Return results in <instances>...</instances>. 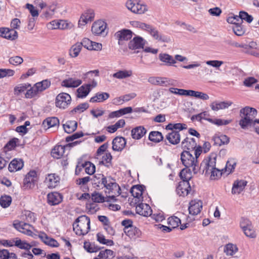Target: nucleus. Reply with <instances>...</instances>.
<instances>
[{
    "label": "nucleus",
    "instance_id": "obj_1",
    "mask_svg": "<svg viewBox=\"0 0 259 259\" xmlns=\"http://www.w3.org/2000/svg\"><path fill=\"white\" fill-rule=\"evenodd\" d=\"M202 152V147L198 146L195 149L194 153V157L190 151H184L181 155V160L183 164L186 168L191 167L194 174H197L199 171V165L198 164L197 158Z\"/></svg>",
    "mask_w": 259,
    "mask_h": 259
},
{
    "label": "nucleus",
    "instance_id": "obj_2",
    "mask_svg": "<svg viewBox=\"0 0 259 259\" xmlns=\"http://www.w3.org/2000/svg\"><path fill=\"white\" fill-rule=\"evenodd\" d=\"M73 230L77 235L87 234L90 230V218L85 215L78 217L73 224Z\"/></svg>",
    "mask_w": 259,
    "mask_h": 259
},
{
    "label": "nucleus",
    "instance_id": "obj_3",
    "mask_svg": "<svg viewBox=\"0 0 259 259\" xmlns=\"http://www.w3.org/2000/svg\"><path fill=\"white\" fill-rule=\"evenodd\" d=\"M216 166L215 157H207L201 163L199 166V171H202V174L208 176Z\"/></svg>",
    "mask_w": 259,
    "mask_h": 259
},
{
    "label": "nucleus",
    "instance_id": "obj_4",
    "mask_svg": "<svg viewBox=\"0 0 259 259\" xmlns=\"http://www.w3.org/2000/svg\"><path fill=\"white\" fill-rule=\"evenodd\" d=\"M125 7L132 13L137 14H143L148 11L147 5L140 2L135 3L133 0H127Z\"/></svg>",
    "mask_w": 259,
    "mask_h": 259
},
{
    "label": "nucleus",
    "instance_id": "obj_5",
    "mask_svg": "<svg viewBox=\"0 0 259 259\" xmlns=\"http://www.w3.org/2000/svg\"><path fill=\"white\" fill-rule=\"evenodd\" d=\"M71 98L69 94L61 93L56 97V106L60 109H65L71 104Z\"/></svg>",
    "mask_w": 259,
    "mask_h": 259
},
{
    "label": "nucleus",
    "instance_id": "obj_6",
    "mask_svg": "<svg viewBox=\"0 0 259 259\" xmlns=\"http://www.w3.org/2000/svg\"><path fill=\"white\" fill-rule=\"evenodd\" d=\"M97 85V82L95 79L88 83L84 84L77 90V97L83 98L88 96L91 90Z\"/></svg>",
    "mask_w": 259,
    "mask_h": 259
},
{
    "label": "nucleus",
    "instance_id": "obj_7",
    "mask_svg": "<svg viewBox=\"0 0 259 259\" xmlns=\"http://www.w3.org/2000/svg\"><path fill=\"white\" fill-rule=\"evenodd\" d=\"M108 190L109 194L111 193L113 195L118 196L120 194V188L119 186L115 182L111 177H108L107 183L103 186Z\"/></svg>",
    "mask_w": 259,
    "mask_h": 259
},
{
    "label": "nucleus",
    "instance_id": "obj_8",
    "mask_svg": "<svg viewBox=\"0 0 259 259\" xmlns=\"http://www.w3.org/2000/svg\"><path fill=\"white\" fill-rule=\"evenodd\" d=\"M240 227L247 237L252 238L256 237V233L253 227L248 220H244L241 221Z\"/></svg>",
    "mask_w": 259,
    "mask_h": 259
},
{
    "label": "nucleus",
    "instance_id": "obj_9",
    "mask_svg": "<svg viewBox=\"0 0 259 259\" xmlns=\"http://www.w3.org/2000/svg\"><path fill=\"white\" fill-rule=\"evenodd\" d=\"M181 146L184 151H193L198 147L195 139L193 138L186 137L181 143Z\"/></svg>",
    "mask_w": 259,
    "mask_h": 259
},
{
    "label": "nucleus",
    "instance_id": "obj_10",
    "mask_svg": "<svg viewBox=\"0 0 259 259\" xmlns=\"http://www.w3.org/2000/svg\"><path fill=\"white\" fill-rule=\"evenodd\" d=\"M38 237L41 241L46 245L52 247H57L59 246V243L55 239L49 236L44 232H39Z\"/></svg>",
    "mask_w": 259,
    "mask_h": 259
},
{
    "label": "nucleus",
    "instance_id": "obj_11",
    "mask_svg": "<svg viewBox=\"0 0 259 259\" xmlns=\"http://www.w3.org/2000/svg\"><path fill=\"white\" fill-rule=\"evenodd\" d=\"M82 82V81L80 78L72 76L63 80L61 82V85L62 87L68 88H75L79 86Z\"/></svg>",
    "mask_w": 259,
    "mask_h": 259
},
{
    "label": "nucleus",
    "instance_id": "obj_12",
    "mask_svg": "<svg viewBox=\"0 0 259 259\" xmlns=\"http://www.w3.org/2000/svg\"><path fill=\"white\" fill-rule=\"evenodd\" d=\"M133 32L128 29H122L118 31L115 34V37L118 40V44L122 45L124 40H128L133 36Z\"/></svg>",
    "mask_w": 259,
    "mask_h": 259
},
{
    "label": "nucleus",
    "instance_id": "obj_13",
    "mask_svg": "<svg viewBox=\"0 0 259 259\" xmlns=\"http://www.w3.org/2000/svg\"><path fill=\"white\" fill-rule=\"evenodd\" d=\"M257 113V110L255 108L246 106L240 110V116L241 117L254 120Z\"/></svg>",
    "mask_w": 259,
    "mask_h": 259
},
{
    "label": "nucleus",
    "instance_id": "obj_14",
    "mask_svg": "<svg viewBox=\"0 0 259 259\" xmlns=\"http://www.w3.org/2000/svg\"><path fill=\"white\" fill-rule=\"evenodd\" d=\"M107 27V24L102 20L95 22L92 26V31L96 35H100L104 33Z\"/></svg>",
    "mask_w": 259,
    "mask_h": 259
},
{
    "label": "nucleus",
    "instance_id": "obj_15",
    "mask_svg": "<svg viewBox=\"0 0 259 259\" xmlns=\"http://www.w3.org/2000/svg\"><path fill=\"white\" fill-rule=\"evenodd\" d=\"M148 81L149 83L153 85L162 87H167L169 85H172L170 80L165 77H150L148 78Z\"/></svg>",
    "mask_w": 259,
    "mask_h": 259
},
{
    "label": "nucleus",
    "instance_id": "obj_16",
    "mask_svg": "<svg viewBox=\"0 0 259 259\" xmlns=\"http://www.w3.org/2000/svg\"><path fill=\"white\" fill-rule=\"evenodd\" d=\"M37 181L36 172L34 170L29 171L24 179V184L26 187L32 188Z\"/></svg>",
    "mask_w": 259,
    "mask_h": 259
},
{
    "label": "nucleus",
    "instance_id": "obj_17",
    "mask_svg": "<svg viewBox=\"0 0 259 259\" xmlns=\"http://www.w3.org/2000/svg\"><path fill=\"white\" fill-rule=\"evenodd\" d=\"M202 208V202L200 200H194L190 202L189 211L190 214L197 215L201 211Z\"/></svg>",
    "mask_w": 259,
    "mask_h": 259
},
{
    "label": "nucleus",
    "instance_id": "obj_18",
    "mask_svg": "<svg viewBox=\"0 0 259 259\" xmlns=\"http://www.w3.org/2000/svg\"><path fill=\"white\" fill-rule=\"evenodd\" d=\"M137 213L144 217H148L151 214L152 209L150 206L146 203H140L136 207Z\"/></svg>",
    "mask_w": 259,
    "mask_h": 259
},
{
    "label": "nucleus",
    "instance_id": "obj_19",
    "mask_svg": "<svg viewBox=\"0 0 259 259\" xmlns=\"http://www.w3.org/2000/svg\"><path fill=\"white\" fill-rule=\"evenodd\" d=\"M126 142L122 137H117L112 141V149L114 151H121L125 147Z\"/></svg>",
    "mask_w": 259,
    "mask_h": 259
},
{
    "label": "nucleus",
    "instance_id": "obj_20",
    "mask_svg": "<svg viewBox=\"0 0 259 259\" xmlns=\"http://www.w3.org/2000/svg\"><path fill=\"white\" fill-rule=\"evenodd\" d=\"M59 177L55 174H49L46 178L45 183L50 188L56 187L59 183Z\"/></svg>",
    "mask_w": 259,
    "mask_h": 259
},
{
    "label": "nucleus",
    "instance_id": "obj_21",
    "mask_svg": "<svg viewBox=\"0 0 259 259\" xmlns=\"http://www.w3.org/2000/svg\"><path fill=\"white\" fill-rule=\"evenodd\" d=\"M145 45V40L141 37H135L128 43V48L131 50H136L143 48Z\"/></svg>",
    "mask_w": 259,
    "mask_h": 259
},
{
    "label": "nucleus",
    "instance_id": "obj_22",
    "mask_svg": "<svg viewBox=\"0 0 259 259\" xmlns=\"http://www.w3.org/2000/svg\"><path fill=\"white\" fill-rule=\"evenodd\" d=\"M191 190L189 182H181L177 188V192L180 196H187Z\"/></svg>",
    "mask_w": 259,
    "mask_h": 259
},
{
    "label": "nucleus",
    "instance_id": "obj_23",
    "mask_svg": "<svg viewBox=\"0 0 259 259\" xmlns=\"http://www.w3.org/2000/svg\"><path fill=\"white\" fill-rule=\"evenodd\" d=\"M91 198L94 202L97 203L108 202H110L111 200L114 201L116 200L115 197L114 196L105 198L102 194L97 192H94L92 194Z\"/></svg>",
    "mask_w": 259,
    "mask_h": 259
},
{
    "label": "nucleus",
    "instance_id": "obj_24",
    "mask_svg": "<svg viewBox=\"0 0 259 259\" xmlns=\"http://www.w3.org/2000/svg\"><path fill=\"white\" fill-rule=\"evenodd\" d=\"M232 104L233 102L230 101L223 102L214 101L211 103L210 106L212 110L217 111L219 110L227 109Z\"/></svg>",
    "mask_w": 259,
    "mask_h": 259
},
{
    "label": "nucleus",
    "instance_id": "obj_25",
    "mask_svg": "<svg viewBox=\"0 0 259 259\" xmlns=\"http://www.w3.org/2000/svg\"><path fill=\"white\" fill-rule=\"evenodd\" d=\"M247 185V182L245 180H236L233 185L232 193L239 194L243 191Z\"/></svg>",
    "mask_w": 259,
    "mask_h": 259
},
{
    "label": "nucleus",
    "instance_id": "obj_26",
    "mask_svg": "<svg viewBox=\"0 0 259 259\" xmlns=\"http://www.w3.org/2000/svg\"><path fill=\"white\" fill-rule=\"evenodd\" d=\"M133 74V72L131 69H122L113 73L112 76L118 79H123L132 77Z\"/></svg>",
    "mask_w": 259,
    "mask_h": 259
},
{
    "label": "nucleus",
    "instance_id": "obj_27",
    "mask_svg": "<svg viewBox=\"0 0 259 259\" xmlns=\"http://www.w3.org/2000/svg\"><path fill=\"white\" fill-rule=\"evenodd\" d=\"M147 130L142 126H137L131 131V136L135 140L141 139L146 134Z\"/></svg>",
    "mask_w": 259,
    "mask_h": 259
},
{
    "label": "nucleus",
    "instance_id": "obj_28",
    "mask_svg": "<svg viewBox=\"0 0 259 259\" xmlns=\"http://www.w3.org/2000/svg\"><path fill=\"white\" fill-rule=\"evenodd\" d=\"M47 198L48 203L51 205L58 204L62 200V195L57 192H53L48 194Z\"/></svg>",
    "mask_w": 259,
    "mask_h": 259
},
{
    "label": "nucleus",
    "instance_id": "obj_29",
    "mask_svg": "<svg viewBox=\"0 0 259 259\" xmlns=\"http://www.w3.org/2000/svg\"><path fill=\"white\" fill-rule=\"evenodd\" d=\"M24 165L21 159L15 158L9 164L8 169L10 172H14L20 170Z\"/></svg>",
    "mask_w": 259,
    "mask_h": 259
},
{
    "label": "nucleus",
    "instance_id": "obj_30",
    "mask_svg": "<svg viewBox=\"0 0 259 259\" xmlns=\"http://www.w3.org/2000/svg\"><path fill=\"white\" fill-rule=\"evenodd\" d=\"M82 168H84L85 172L90 175L94 174L95 172L96 167L95 165L90 161H86L84 163H82L80 166L77 165L76 170L78 169L79 171H80Z\"/></svg>",
    "mask_w": 259,
    "mask_h": 259
},
{
    "label": "nucleus",
    "instance_id": "obj_31",
    "mask_svg": "<svg viewBox=\"0 0 259 259\" xmlns=\"http://www.w3.org/2000/svg\"><path fill=\"white\" fill-rule=\"evenodd\" d=\"M181 136L179 131H171L166 136V139L173 145H177L180 142Z\"/></svg>",
    "mask_w": 259,
    "mask_h": 259
},
{
    "label": "nucleus",
    "instance_id": "obj_32",
    "mask_svg": "<svg viewBox=\"0 0 259 259\" xmlns=\"http://www.w3.org/2000/svg\"><path fill=\"white\" fill-rule=\"evenodd\" d=\"M159 59L167 66H172L176 63V61L173 58V57L166 53L159 54Z\"/></svg>",
    "mask_w": 259,
    "mask_h": 259
},
{
    "label": "nucleus",
    "instance_id": "obj_33",
    "mask_svg": "<svg viewBox=\"0 0 259 259\" xmlns=\"http://www.w3.org/2000/svg\"><path fill=\"white\" fill-rule=\"evenodd\" d=\"M59 120L56 117H50L45 119L42 122L44 127L49 128L50 127L59 126Z\"/></svg>",
    "mask_w": 259,
    "mask_h": 259
},
{
    "label": "nucleus",
    "instance_id": "obj_34",
    "mask_svg": "<svg viewBox=\"0 0 259 259\" xmlns=\"http://www.w3.org/2000/svg\"><path fill=\"white\" fill-rule=\"evenodd\" d=\"M65 146L62 145H57L51 151L52 156L56 159L62 157L65 154Z\"/></svg>",
    "mask_w": 259,
    "mask_h": 259
},
{
    "label": "nucleus",
    "instance_id": "obj_35",
    "mask_svg": "<svg viewBox=\"0 0 259 259\" xmlns=\"http://www.w3.org/2000/svg\"><path fill=\"white\" fill-rule=\"evenodd\" d=\"M124 233L131 239L134 240L140 237L142 234L141 231L138 228L134 226L131 227V229L127 231H124Z\"/></svg>",
    "mask_w": 259,
    "mask_h": 259
},
{
    "label": "nucleus",
    "instance_id": "obj_36",
    "mask_svg": "<svg viewBox=\"0 0 259 259\" xmlns=\"http://www.w3.org/2000/svg\"><path fill=\"white\" fill-rule=\"evenodd\" d=\"M109 94L107 93H97L95 95L92 97L90 102L91 103L102 102L109 98Z\"/></svg>",
    "mask_w": 259,
    "mask_h": 259
},
{
    "label": "nucleus",
    "instance_id": "obj_37",
    "mask_svg": "<svg viewBox=\"0 0 259 259\" xmlns=\"http://www.w3.org/2000/svg\"><path fill=\"white\" fill-rule=\"evenodd\" d=\"M64 131L70 134L75 131L77 126V123L74 120H69L63 125Z\"/></svg>",
    "mask_w": 259,
    "mask_h": 259
},
{
    "label": "nucleus",
    "instance_id": "obj_38",
    "mask_svg": "<svg viewBox=\"0 0 259 259\" xmlns=\"http://www.w3.org/2000/svg\"><path fill=\"white\" fill-rule=\"evenodd\" d=\"M108 178L105 177L102 174H96L94 175V182L97 187L101 185L103 186L107 183Z\"/></svg>",
    "mask_w": 259,
    "mask_h": 259
},
{
    "label": "nucleus",
    "instance_id": "obj_39",
    "mask_svg": "<svg viewBox=\"0 0 259 259\" xmlns=\"http://www.w3.org/2000/svg\"><path fill=\"white\" fill-rule=\"evenodd\" d=\"M163 137L160 132L152 131L151 132L149 135V140L155 143H159L162 141Z\"/></svg>",
    "mask_w": 259,
    "mask_h": 259
},
{
    "label": "nucleus",
    "instance_id": "obj_40",
    "mask_svg": "<svg viewBox=\"0 0 259 259\" xmlns=\"http://www.w3.org/2000/svg\"><path fill=\"white\" fill-rule=\"evenodd\" d=\"M31 87V84L29 83H21L14 88V94L19 96L21 93L27 91V89Z\"/></svg>",
    "mask_w": 259,
    "mask_h": 259
},
{
    "label": "nucleus",
    "instance_id": "obj_41",
    "mask_svg": "<svg viewBox=\"0 0 259 259\" xmlns=\"http://www.w3.org/2000/svg\"><path fill=\"white\" fill-rule=\"evenodd\" d=\"M36 88H37V91L39 93H41L48 88L51 85V81L48 79H45L41 81L38 82L35 84Z\"/></svg>",
    "mask_w": 259,
    "mask_h": 259
},
{
    "label": "nucleus",
    "instance_id": "obj_42",
    "mask_svg": "<svg viewBox=\"0 0 259 259\" xmlns=\"http://www.w3.org/2000/svg\"><path fill=\"white\" fill-rule=\"evenodd\" d=\"M180 177L183 180L182 182L186 181L187 182H189V180H190L192 178L190 169L189 168L183 169L180 173Z\"/></svg>",
    "mask_w": 259,
    "mask_h": 259
},
{
    "label": "nucleus",
    "instance_id": "obj_43",
    "mask_svg": "<svg viewBox=\"0 0 259 259\" xmlns=\"http://www.w3.org/2000/svg\"><path fill=\"white\" fill-rule=\"evenodd\" d=\"M81 50V44L77 42L71 47L69 50V54L72 57L75 58L78 56Z\"/></svg>",
    "mask_w": 259,
    "mask_h": 259
},
{
    "label": "nucleus",
    "instance_id": "obj_44",
    "mask_svg": "<svg viewBox=\"0 0 259 259\" xmlns=\"http://www.w3.org/2000/svg\"><path fill=\"white\" fill-rule=\"evenodd\" d=\"M239 125L243 129H246L249 126L255 124L254 120L247 119L246 118L241 117L239 122Z\"/></svg>",
    "mask_w": 259,
    "mask_h": 259
},
{
    "label": "nucleus",
    "instance_id": "obj_45",
    "mask_svg": "<svg viewBox=\"0 0 259 259\" xmlns=\"http://www.w3.org/2000/svg\"><path fill=\"white\" fill-rule=\"evenodd\" d=\"M239 125L243 129H246L249 126L255 124L254 120L247 119L246 118L241 117L239 122Z\"/></svg>",
    "mask_w": 259,
    "mask_h": 259
},
{
    "label": "nucleus",
    "instance_id": "obj_46",
    "mask_svg": "<svg viewBox=\"0 0 259 259\" xmlns=\"http://www.w3.org/2000/svg\"><path fill=\"white\" fill-rule=\"evenodd\" d=\"M238 250V248L235 245L232 243H229L226 245L224 248V252L227 255H233Z\"/></svg>",
    "mask_w": 259,
    "mask_h": 259
},
{
    "label": "nucleus",
    "instance_id": "obj_47",
    "mask_svg": "<svg viewBox=\"0 0 259 259\" xmlns=\"http://www.w3.org/2000/svg\"><path fill=\"white\" fill-rule=\"evenodd\" d=\"M30 89H28L26 93L25 94V97L27 99H31L35 97L39 93L37 91V88H36L35 84L33 87H29Z\"/></svg>",
    "mask_w": 259,
    "mask_h": 259
},
{
    "label": "nucleus",
    "instance_id": "obj_48",
    "mask_svg": "<svg viewBox=\"0 0 259 259\" xmlns=\"http://www.w3.org/2000/svg\"><path fill=\"white\" fill-rule=\"evenodd\" d=\"M112 159V155L110 153L106 152L102 156V160L100 163H102L107 167H109L111 165V160Z\"/></svg>",
    "mask_w": 259,
    "mask_h": 259
},
{
    "label": "nucleus",
    "instance_id": "obj_49",
    "mask_svg": "<svg viewBox=\"0 0 259 259\" xmlns=\"http://www.w3.org/2000/svg\"><path fill=\"white\" fill-rule=\"evenodd\" d=\"M151 35L154 39L158 41L162 42H167L168 41V39L166 37H165L164 35H162L160 33H159V32L156 29V28L154 31L153 30V32L151 34Z\"/></svg>",
    "mask_w": 259,
    "mask_h": 259
},
{
    "label": "nucleus",
    "instance_id": "obj_50",
    "mask_svg": "<svg viewBox=\"0 0 259 259\" xmlns=\"http://www.w3.org/2000/svg\"><path fill=\"white\" fill-rule=\"evenodd\" d=\"M141 189L142 187L141 186H134L131 190V193L132 195L135 198L138 199L139 201L140 200V198L142 197L143 194Z\"/></svg>",
    "mask_w": 259,
    "mask_h": 259
},
{
    "label": "nucleus",
    "instance_id": "obj_51",
    "mask_svg": "<svg viewBox=\"0 0 259 259\" xmlns=\"http://www.w3.org/2000/svg\"><path fill=\"white\" fill-rule=\"evenodd\" d=\"M15 246L19 248L26 249L28 251L32 247V245L24 241H22L18 238H16Z\"/></svg>",
    "mask_w": 259,
    "mask_h": 259
},
{
    "label": "nucleus",
    "instance_id": "obj_52",
    "mask_svg": "<svg viewBox=\"0 0 259 259\" xmlns=\"http://www.w3.org/2000/svg\"><path fill=\"white\" fill-rule=\"evenodd\" d=\"M180 223V219L176 216L169 217L167 219L168 225L173 229L178 227Z\"/></svg>",
    "mask_w": 259,
    "mask_h": 259
},
{
    "label": "nucleus",
    "instance_id": "obj_53",
    "mask_svg": "<svg viewBox=\"0 0 259 259\" xmlns=\"http://www.w3.org/2000/svg\"><path fill=\"white\" fill-rule=\"evenodd\" d=\"M23 226L20 232L27 235L33 236L32 229H33V227L32 226L27 223L23 224Z\"/></svg>",
    "mask_w": 259,
    "mask_h": 259
},
{
    "label": "nucleus",
    "instance_id": "obj_54",
    "mask_svg": "<svg viewBox=\"0 0 259 259\" xmlns=\"http://www.w3.org/2000/svg\"><path fill=\"white\" fill-rule=\"evenodd\" d=\"M11 202L12 198L10 196H2L0 198V205L4 208H7L9 206Z\"/></svg>",
    "mask_w": 259,
    "mask_h": 259
},
{
    "label": "nucleus",
    "instance_id": "obj_55",
    "mask_svg": "<svg viewBox=\"0 0 259 259\" xmlns=\"http://www.w3.org/2000/svg\"><path fill=\"white\" fill-rule=\"evenodd\" d=\"M97 240L100 243L109 246H111L114 244V242L112 240L106 239L105 236L101 233H98L97 235Z\"/></svg>",
    "mask_w": 259,
    "mask_h": 259
},
{
    "label": "nucleus",
    "instance_id": "obj_56",
    "mask_svg": "<svg viewBox=\"0 0 259 259\" xmlns=\"http://www.w3.org/2000/svg\"><path fill=\"white\" fill-rule=\"evenodd\" d=\"M98 256L102 258L110 259L114 256V252L110 249H105L100 251Z\"/></svg>",
    "mask_w": 259,
    "mask_h": 259
},
{
    "label": "nucleus",
    "instance_id": "obj_57",
    "mask_svg": "<svg viewBox=\"0 0 259 259\" xmlns=\"http://www.w3.org/2000/svg\"><path fill=\"white\" fill-rule=\"evenodd\" d=\"M83 247L85 250L90 253L97 252L100 249L98 246H95L94 244L91 243L89 242H85Z\"/></svg>",
    "mask_w": 259,
    "mask_h": 259
},
{
    "label": "nucleus",
    "instance_id": "obj_58",
    "mask_svg": "<svg viewBox=\"0 0 259 259\" xmlns=\"http://www.w3.org/2000/svg\"><path fill=\"white\" fill-rule=\"evenodd\" d=\"M241 23H238L232 27L234 33L238 36H241L245 33V29L241 26Z\"/></svg>",
    "mask_w": 259,
    "mask_h": 259
},
{
    "label": "nucleus",
    "instance_id": "obj_59",
    "mask_svg": "<svg viewBox=\"0 0 259 259\" xmlns=\"http://www.w3.org/2000/svg\"><path fill=\"white\" fill-rule=\"evenodd\" d=\"M239 17L240 19V21L241 23L243 20H245L248 23H251L253 20L252 16L244 11H240L239 12Z\"/></svg>",
    "mask_w": 259,
    "mask_h": 259
},
{
    "label": "nucleus",
    "instance_id": "obj_60",
    "mask_svg": "<svg viewBox=\"0 0 259 259\" xmlns=\"http://www.w3.org/2000/svg\"><path fill=\"white\" fill-rule=\"evenodd\" d=\"M19 141L18 139L14 138L10 140L4 147V150H11L15 148L16 143Z\"/></svg>",
    "mask_w": 259,
    "mask_h": 259
},
{
    "label": "nucleus",
    "instance_id": "obj_61",
    "mask_svg": "<svg viewBox=\"0 0 259 259\" xmlns=\"http://www.w3.org/2000/svg\"><path fill=\"white\" fill-rule=\"evenodd\" d=\"M89 107V105L88 103H83L79 104L77 107L74 108L73 110H71V112L72 113H81L83 112L84 110L87 109Z\"/></svg>",
    "mask_w": 259,
    "mask_h": 259
},
{
    "label": "nucleus",
    "instance_id": "obj_62",
    "mask_svg": "<svg viewBox=\"0 0 259 259\" xmlns=\"http://www.w3.org/2000/svg\"><path fill=\"white\" fill-rule=\"evenodd\" d=\"M81 16H83L84 18L87 20L89 22L92 21L95 17V13L93 10L89 9L86 10Z\"/></svg>",
    "mask_w": 259,
    "mask_h": 259
},
{
    "label": "nucleus",
    "instance_id": "obj_63",
    "mask_svg": "<svg viewBox=\"0 0 259 259\" xmlns=\"http://www.w3.org/2000/svg\"><path fill=\"white\" fill-rule=\"evenodd\" d=\"M23 62V58L18 56L11 57L9 59V63L14 66L20 65Z\"/></svg>",
    "mask_w": 259,
    "mask_h": 259
},
{
    "label": "nucleus",
    "instance_id": "obj_64",
    "mask_svg": "<svg viewBox=\"0 0 259 259\" xmlns=\"http://www.w3.org/2000/svg\"><path fill=\"white\" fill-rule=\"evenodd\" d=\"M23 217L25 218L23 219L29 223L34 222L36 219L34 213L30 211H25Z\"/></svg>",
    "mask_w": 259,
    "mask_h": 259
}]
</instances>
